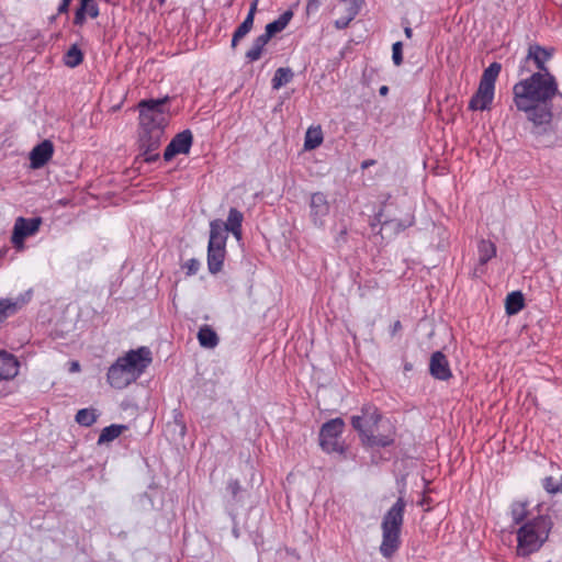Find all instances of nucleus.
I'll use <instances>...</instances> for the list:
<instances>
[{
	"instance_id": "ddd939ff",
	"label": "nucleus",
	"mask_w": 562,
	"mask_h": 562,
	"mask_svg": "<svg viewBox=\"0 0 562 562\" xmlns=\"http://www.w3.org/2000/svg\"><path fill=\"white\" fill-rule=\"evenodd\" d=\"M54 146L48 139L36 145L30 153L31 167L33 169L42 168L53 156Z\"/></svg>"
},
{
	"instance_id": "58836bf2",
	"label": "nucleus",
	"mask_w": 562,
	"mask_h": 562,
	"mask_svg": "<svg viewBox=\"0 0 562 562\" xmlns=\"http://www.w3.org/2000/svg\"><path fill=\"white\" fill-rule=\"evenodd\" d=\"M228 488L232 492L233 495H236L240 490V484L238 481H231L228 483Z\"/></svg>"
},
{
	"instance_id": "f3484780",
	"label": "nucleus",
	"mask_w": 562,
	"mask_h": 562,
	"mask_svg": "<svg viewBox=\"0 0 562 562\" xmlns=\"http://www.w3.org/2000/svg\"><path fill=\"white\" fill-rule=\"evenodd\" d=\"M19 361L7 351H0V381L13 379L19 373Z\"/></svg>"
},
{
	"instance_id": "a211bd4d",
	"label": "nucleus",
	"mask_w": 562,
	"mask_h": 562,
	"mask_svg": "<svg viewBox=\"0 0 562 562\" xmlns=\"http://www.w3.org/2000/svg\"><path fill=\"white\" fill-rule=\"evenodd\" d=\"M381 224V231L390 232V237L398 234L404 231L408 226L413 225V221H400V220H391V221H382V212L378 213L374 221L371 223V227L374 228L375 225Z\"/></svg>"
},
{
	"instance_id": "49530a36",
	"label": "nucleus",
	"mask_w": 562,
	"mask_h": 562,
	"mask_svg": "<svg viewBox=\"0 0 562 562\" xmlns=\"http://www.w3.org/2000/svg\"><path fill=\"white\" fill-rule=\"evenodd\" d=\"M389 91V88L386 86H382L379 90L380 94L385 95Z\"/></svg>"
},
{
	"instance_id": "dca6fc26",
	"label": "nucleus",
	"mask_w": 562,
	"mask_h": 562,
	"mask_svg": "<svg viewBox=\"0 0 562 562\" xmlns=\"http://www.w3.org/2000/svg\"><path fill=\"white\" fill-rule=\"evenodd\" d=\"M227 232L224 222L220 220L212 221L210 224L209 248L225 249Z\"/></svg>"
},
{
	"instance_id": "a18cd8bd",
	"label": "nucleus",
	"mask_w": 562,
	"mask_h": 562,
	"mask_svg": "<svg viewBox=\"0 0 562 562\" xmlns=\"http://www.w3.org/2000/svg\"><path fill=\"white\" fill-rule=\"evenodd\" d=\"M373 164H374V161H373V160H364V161L361 164V168H362V169H366V168H368V167L372 166Z\"/></svg>"
},
{
	"instance_id": "423d86ee",
	"label": "nucleus",
	"mask_w": 562,
	"mask_h": 562,
	"mask_svg": "<svg viewBox=\"0 0 562 562\" xmlns=\"http://www.w3.org/2000/svg\"><path fill=\"white\" fill-rule=\"evenodd\" d=\"M381 415L375 406L367 405L361 409V415L351 417L352 427L359 432L362 442L369 447H386L394 440L393 432L380 434L379 424Z\"/></svg>"
},
{
	"instance_id": "7ed1b4c3",
	"label": "nucleus",
	"mask_w": 562,
	"mask_h": 562,
	"mask_svg": "<svg viewBox=\"0 0 562 562\" xmlns=\"http://www.w3.org/2000/svg\"><path fill=\"white\" fill-rule=\"evenodd\" d=\"M151 360V351L147 347L130 350L109 368L106 373L109 384L117 390L125 389L145 372Z\"/></svg>"
},
{
	"instance_id": "f8f14e48",
	"label": "nucleus",
	"mask_w": 562,
	"mask_h": 562,
	"mask_svg": "<svg viewBox=\"0 0 562 562\" xmlns=\"http://www.w3.org/2000/svg\"><path fill=\"white\" fill-rule=\"evenodd\" d=\"M551 57L552 50H549L539 45H530L522 68L526 67V65L529 63H533L538 69L537 72L549 71L546 67V63L549 61Z\"/></svg>"
},
{
	"instance_id": "7c9ffc66",
	"label": "nucleus",
	"mask_w": 562,
	"mask_h": 562,
	"mask_svg": "<svg viewBox=\"0 0 562 562\" xmlns=\"http://www.w3.org/2000/svg\"><path fill=\"white\" fill-rule=\"evenodd\" d=\"M293 78V72L290 68H278L272 78V88L279 90L281 87L289 83Z\"/></svg>"
},
{
	"instance_id": "393cba45",
	"label": "nucleus",
	"mask_w": 562,
	"mask_h": 562,
	"mask_svg": "<svg viewBox=\"0 0 562 562\" xmlns=\"http://www.w3.org/2000/svg\"><path fill=\"white\" fill-rule=\"evenodd\" d=\"M323 132L321 126H311L305 133L304 149L313 150L323 143Z\"/></svg>"
},
{
	"instance_id": "4c0bfd02",
	"label": "nucleus",
	"mask_w": 562,
	"mask_h": 562,
	"mask_svg": "<svg viewBox=\"0 0 562 562\" xmlns=\"http://www.w3.org/2000/svg\"><path fill=\"white\" fill-rule=\"evenodd\" d=\"M324 0H307L306 3V13L312 14L315 13L319 5L323 3Z\"/></svg>"
},
{
	"instance_id": "79ce46f5",
	"label": "nucleus",
	"mask_w": 562,
	"mask_h": 562,
	"mask_svg": "<svg viewBox=\"0 0 562 562\" xmlns=\"http://www.w3.org/2000/svg\"><path fill=\"white\" fill-rule=\"evenodd\" d=\"M80 370V364L77 361H72L70 363V372H78Z\"/></svg>"
},
{
	"instance_id": "a19ab883",
	"label": "nucleus",
	"mask_w": 562,
	"mask_h": 562,
	"mask_svg": "<svg viewBox=\"0 0 562 562\" xmlns=\"http://www.w3.org/2000/svg\"><path fill=\"white\" fill-rule=\"evenodd\" d=\"M257 5H258V0H254L251 2V4H250V8H249L247 16H250V18L255 19V14H256V11H257Z\"/></svg>"
},
{
	"instance_id": "2eb2a0df",
	"label": "nucleus",
	"mask_w": 562,
	"mask_h": 562,
	"mask_svg": "<svg viewBox=\"0 0 562 562\" xmlns=\"http://www.w3.org/2000/svg\"><path fill=\"white\" fill-rule=\"evenodd\" d=\"M430 373L438 380L446 381L451 376V370L446 356L437 351L430 358L429 364Z\"/></svg>"
},
{
	"instance_id": "72a5a7b5",
	"label": "nucleus",
	"mask_w": 562,
	"mask_h": 562,
	"mask_svg": "<svg viewBox=\"0 0 562 562\" xmlns=\"http://www.w3.org/2000/svg\"><path fill=\"white\" fill-rule=\"evenodd\" d=\"M64 60L68 67H77L82 61V53L77 46H71L66 53Z\"/></svg>"
},
{
	"instance_id": "473e14b6",
	"label": "nucleus",
	"mask_w": 562,
	"mask_h": 562,
	"mask_svg": "<svg viewBox=\"0 0 562 562\" xmlns=\"http://www.w3.org/2000/svg\"><path fill=\"white\" fill-rule=\"evenodd\" d=\"M254 25V19L250 16H246L243 23L237 27V30L234 32L233 38H232V46L235 47L243 37H245Z\"/></svg>"
},
{
	"instance_id": "1a4fd4ad",
	"label": "nucleus",
	"mask_w": 562,
	"mask_h": 562,
	"mask_svg": "<svg viewBox=\"0 0 562 562\" xmlns=\"http://www.w3.org/2000/svg\"><path fill=\"white\" fill-rule=\"evenodd\" d=\"M42 224L41 217H18L14 222L11 243L15 249H24V240L27 237L34 236Z\"/></svg>"
},
{
	"instance_id": "cd10ccee",
	"label": "nucleus",
	"mask_w": 562,
	"mask_h": 562,
	"mask_svg": "<svg viewBox=\"0 0 562 562\" xmlns=\"http://www.w3.org/2000/svg\"><path fill=\"white\" fill-rule=\"evenodd\" d=\"M528 514V503L516 501L510 506V517L515 524H524Z\"/></svg>"
},
{
	"instance_id": "2f4dec72",
	"label": "nucleus",
	"mask_w": 562,
	"mask_h": 562,
	"mask_svg": "<svg viewBox=\"0 0 562 562\" xmlns=\"http://www.w3.org/2000/svg\"><path fill=\"white\" fill-rule=\"evenodd\" d=\"M98 414L93 408H82L76 414V422L85 427H89L97 422Z\"/></svg>"
},
{
	"instance_id": "f704fd0d",
	"label": "nucleus",
	"mask_w": 562,
	"mask_h": 562,
	"mask_svg": "<svg viewBox=\"0 0 562 562\" xmlns=\"http://www.w3.org/2000/svg\"><path fill=\"white\" fill-rule=\"evenodd\" d=\"M392 60L395 66H401L403 63V44L402 42H395L392 45Z\"/></svg>"
},
{
	"instance_id": "f03ea898",
	"label": "nucleus",
	"mask_w": 562,
	"mask_h": 562,
	"mask_svg": "<svg viewBox=\"0 0 562 562\" xmlns=\"http://www.w3.org/2000/svg\"><path fill=\"white\" fill-rule=\"evenodd\" d=\"M167 98L158 100H143L139 102V148L144 161L154 162L158 159L159 148L165 128L170 120V112L167 108Z\"/></svg>"
},
{
	"instance_id": "4be33fe9",
	"label": "nucleus",
	"mask_w": 562,
	"mask_h": 562,
	"mask_svg": "<svg viewBox=\"0 0 562 562\" xmlns=\"http://www.w3.org/2000/svg\"><path fill=\"white\" fill-rule=\"evenodd\" d=\"M29 300V296H21L15 300H0V324L10 315L20 310Z\"/></svg>"
},
{
	"instance_id": "a878e982",
	"label": "nucleus",
	"mask_w": 562,
	"mask_h": 562,
	"mask_svg": "<svg viewBox=\"0 0 562 562\" xmlns=\"http://www.w3.org/2000/svg\"><path fill=\"white\" fill-rule=\"evenodd\" d=\"M125 429L126 426L116 424L103 428L99 436L98 443L103 445L113 441L114 439L120 437Z\"/></svg>"
},
{
	"instance_id": "c85d7f7f",
	"label": "nucleus",
	"mask_w": 562,
	"mask_h": 562,
	"mask_svg": "<svg viewBox=\"0 0 562 562\" xmlns=\"http://www.w3.org/2000/svg\"><path fill=\"white\" fill-rule=\"evenodd\" d=\"M479 261L481 265H485L496 255V246L490 240H481L479 244Z\"/></svg>"
},
{
	"instance_id": "f257e3e1",
	"label": "nucleus",
	"mask_w": 562,
	"mask_h": 562,
	"mask_svg": "<svg viewBox=\"0 0 562 562\" xmlns=\"http://www.w3.org/2000/svg\"><path fill=\"white\" fill-rule=\"evenodd\" d=\"M558 92V82L550 71L533 72L515 83L514 103L536 128L546 130L552 119L551 101Z\"/></svg>"
},
{
	"instance_id": "37998d69",
	"label": "nucleus",
	"mask_w": 562,
	"mask_h": 562,
	"mask_svg": "<svg viewBox=\"0 0 562 562\" xmlns=\"http://www.w3.org/2000/svg\"><path fill=\"white\" fill-rule=\"evenodd\" d=\"M402 328V324L400 321H396L392 326V334H395Z\"/></svg>"
},
{
	"instance_id": "412c9836",
	"label": "nucleus",
	"mask_w": 562,
	"mask_h": 562,
	"mask_svg": "<svg viewBox=\"0 0 562 562\" xmlns=\"http://www.w3.org/2000/svg\"><path fill=\"white\" fill-rule=\"evenodd\" d=\"M244 215L237 209L232 207L228 212L227 221L224 223L226 232H231L237 240L241 239V223Z\"/></svg>"
},
{
	"instance_id": "0eeeda50",
	"label": "nucleus",
	"mask_w": 562,
	"mask_h": 562,
	"mask_svg": "<svg viewBox=\"0 0 562 562\" xmlns=\"http://www.w3.org/2000/svg\"><path fill=\"white\" fill-rule=\"evenodd\" d=\"M501 64L492 63L481 77L479 88L469 102L472 111H485L491 108L495 94V81L501 71Z\"/></svg>"
},
{
	"instance_id": "c756f323",
	"label": "nucleus",
	"mask_w": 562,
	"mask_h": 562,
	"mask_svg": "<svg viewBox=\"0 0 562 562\" xmlns=\"http://www.w3.org/2000/svg\"><path fill=\"white\" fill-rule=\"evenodd\" d=\"M269 40L266 38L262 34L255 38L251 47L246 53V57L249 61H256L261 57L262 50L265 46L268 44Z\"/></svg>"
},
{
	"instance_id": "5701e85b",
	"label": "nucleus",
	"mask_w": 562,
	"mask_h": 562,
	"mask_svg": "<svg viewBox=\"0 0 562 562\" xmlns=\"http://www.w3.org/2000/svg\"><path fill=\"white\" fill-rule=\"evenodd\" d=\"M198 340L201 347L213 349L218 345L217 334L209 326L203 325L198 331Z\"/></svg>"
},
{
	"instance_id": "6e6552de",
	"label": "nucleus",
	"mask_w": 562,
	"mask_h": 562,
	"mask_svg": "<svg viewBox=\"0 0 562 562\" xmlns=\"http://www.w3.org/2000/svg\"><path fill=\"white\" fill-rule=\"evenodd\" d=\"M345 422L337 417L325 423L319 431V445L327 453H342L344 447L339 438L344 431Z\"/></svg>"
},
{
	"instance_id": "4468645a",
	"label": "nucleus",
	"mask_w": 562,
	"mask_h": 562,
	"mask_svg": "<svg viewBox=\"0 0 562 562\" xmlns=\"http://www.w3.org/2000/svg\"><path fill=\"white\" fill-rule=\"evenodd\" d=\"M344 7V14L335 21L337 29H345L358 15L364 0H340Z\"/></svg>"
},
{
	"instance_id": "aec40b11",
	"label": "nucleus",
	"mask_w": 562,
	"mask_h": 562,
	"mask_svg": "<svg viewBox=\"0 0 562 562\" xmlns=\"http://www.w3.org/2000/svg\"><path fill=\"white\" fill-rule=\"evenodd\" d=\"M293 18L291 10L284 11L277 20L266 25L265 33L262 34L266 38L270 40L273 35L282 32Z\"/></svg>"
},
{
	"instance_id": "bb28decb",
	"label": "nucleus",
	"mask_w": 562,
	"mask_h": 562,
	"mask_svg": "<svg viewBox=\"0 0 562 562\" xmlns=\"http://www.w3.org/2000/svg\"><path fill=\"white\" fill-rule=\"evenodd\" d=\"M506 313L515 315L524 308V296L520 292H512L506 297Z\"/></svg>"
},
{
	"instance_id": "20e7f679",
	"label": "nucleus",
	"mask_w": 562,
	"mask_h": 562,
	"mask_svg": "<svg viewBox=\"0 0 562 562\" xmlns=\"http://www.w3.org/2000/svg\"><path fill=\"white\" fill-rule=\"evenodd\" d=\"M552 527V519L547 515L526 520L516 532L517 554L528 557L538 552L549 539Z\"/></svg>"
},
{
	"instance_id": "6ab92c4d",
	"label": "nucleus",
	"mask_w": 562,
	"mask_h": 562,
	"mask_svg": "<svg viewBox=\"0 0 562 562\" xmlns=\"http://www.w3.org/2000/svg\"><path fill=\"white\" fill-rule=\"evenodd\" d=\"M98 15L99 9L94 0H80V7L76 11L74 23L82 25L86 22L87 16L94 19Z\"/></svg>"
},
{
	"instance_id": "ea45409f",
	"label": "nucleus",
	"mask_w": 562,
	"mask_h": 562,
	"mask_svg": "<svg viewBox=\"0 0 562 562\" xmlns=\"http://www.w3.org/2000/svg\"><path fill=\"white\" fill-rule=\"evenodd\" d=\"M71 0H61V3L60 5L58 7V12L59 13H65L68 11V8H69V4H70Z\"/></svg>"
},
{
	"instance_id": "39448f33",
	"label": "nucleus",
	"mask_w": 562,
	"mask_h": 562,
	"mask_svg": "<svg viewBox=\"0 0 562 562\" xmlns=\"http://www.w3.org/2000/svg\"><path fill=\"white\" fill-rule=\"evenodd\" d=\"M405 502L400 497L384 514L381 521L382 540L379 547L381 555L392 559L402 546Z\"/></svg>"
},
{
	"instance_id": "9b49d317",
	"label": "nucleus",
	"mask_w": 562,
	"mask_h": 562,
	"mask_svg": "<svg viewBox=\"0 0 562 562\" xmlns=\"http://www.w3.org/2000/svg\"><path fill=\"white\" fill-rule=\"evenodd\" d=\"M193 136L189 130L177 134L165 149L164 158L170 161L175 156L180 154H188L192 146Z\"/></svg>"
},
{
	"instance_id": "9d476101",
	"label": "nucleus",
	"mask_w": 562,
	"mask_h": 562,
	"mask_svg": "<svg viewBox=\"0 0 562 562\" xmlns=\"http://www.w3.org/2000/svg\"><path fill=\"white\" fill-rule=\"evenodd\" d=\"M330 213V203L323 192H315L310 199V218L314 226L324 227Z\"/></svg>"
},
{
	"instance_id": "e433bc0d",
	"label": "nucleus",
	"mask_w": 562,
	"mask_h": 562,
	"mask_svg": "<svg viewBox=\"0 0 562 562\" xmlns=\"http://www.w3.org/2000/svg\"><path fill=\"white\" fill-rule=\"evenodd\" d=\"M183 268L187 270L188 276H193L199 271L200 262H199V260L192 258V259H189L188 261H186V263L183 265Z\"/></svg>"
},
{
	"instance_id": "b1692460",
	"label": "nucleus",
	"mask_w": 562,
	"mask_h": 562,
	"mask_svg": "<svg viewBox=\"0 0 562 562\" xmlns=\"http://www.w3.org/2000/svg\"><path fill=\"white\" fill-rule=\"evenodd\" d=\"M225 249H216L207 247V267L211 273L221 271L225 258Z\"/></svg>"
},
{
	"instance_id": "c9c22d12",
	"label": "nucleus",
	"mask_w": 562,
	"mask_h": 562,
	"mask_svg": "<svg viewBox=\"0 0 562 562\" xmlns=\"http://www.w3.org/2000/svg\"><path fill=\"white\" fill-rule=\"evenodd\" d=\"M542 485H543V488L549 494H555L560 491L559 484H557L554 482V479L552 476H547L546 479H543Z\"/></svg>"
},
{
	"instance_id": "c03bdc74",
	"label": "nucleus",
	"mask_w": 562,
	"mask_h": 562,
	"mask_svg": "<svg viewBox=\"0 0 562 562\" xmlns=\"http://www.w3.org/2000/svg\"><path fill=\"white\" fill-rule=\"evenodd\" d=\"M404 33L407 38H411L413 36V30L409 26L404 27Z\"/></svg>"
}]
</instances>
